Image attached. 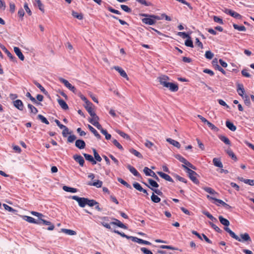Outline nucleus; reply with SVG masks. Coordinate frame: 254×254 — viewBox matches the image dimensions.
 I'll return each instance as SVG.
<instances>
[{
    "label": "nucleus",
    "mask_w": 254,
    "mask_h": 254,
    "mask_svg": "<svg viewBox=\"0 0 254 254\" xmlns=\"http://www.w3.org/2000/svg\"><path fill=\"white\" fill-rule=\"evenodd\" d=\"M203 213L207 216L210 219L212 220V222L217 221V219L214 218L211 214H210L208 212L204 211Z\"/></svg>",
    "instance_id": "680f3d73"
},
{
    "label": "nucleus",
    "mask_w": 254,
    "mask_h": 254,
    "mask_svg": "<svg viewBox=\"0 0 254 254\" xmlns=\"http://www.w3.org/2000/svg\"><path fill=\"white\" fill-rule=\"evenodd\" d=\"M103 183L100 180H97L94 183H89L88 185L95 186L97 188H101L102 186Z\"/></svg>",
    "instance_id": "f704fd0d"
},
{
    "label": "nucleus",
    "mask_w": 254,
    "mask_h": 254,
    "mask_svg": "<svg viewBox=\"0 0 254 254\" xmlns=\"http://www.w3.org/2000/svg\"><path fill=\"white\" fill-rule=\"evenodd\" d=\"M214 165L219 168H222V163L220 158H214L212 160Z\"/></svg>",
    "instance_id": "cd10ccee"
},
{
    "label": "nucleus",
    "mask_w": 254,
    "mask_h": 254,
    "mask_svg": "<svg viewBox=\"0 0 254 254\" xmlns=\"http://www.w3.org/2000/svg\"><path fill=\"white\" fill-rule=\"evenodd\" d=\"M116 132L118 133L124 138H126L128 140L130 139L129 136L128 134H126V133H125L124 132L118 129L116 130Z\"/></svg>",
    "instance_id": "c03bdc74"
},
{
    "label": "nucleus",
    "mask_w": 254,
    "mask_h": 254,
    "mask_svg": "<svg viewBox=\"0 0 254 254\" xmlns=\"http://www.w3.org/2000/svg\"><path fill=\"white\" fill-rule=\"evenodd\" d=\"M175 158L179 160L182 163H185L186 161L187 160L184 157L182 156L181 155L177 154L175 156Z\"/></svg>",
    "instance_id": "338daca9"
},
{
    "label": "nucleus",
    "mask_w": 254,
    "mask_h": 254,
    "mask_svg": "<svg viewBox=\"0 0 254 254\" xmlns=\"http://www.w3.org/2000/svg\"><path fill=\"white\" fill-rule=\"evenodd\" d=\"M0 47L2 50V51L7 55V56L9 57V58L10 59L11 61H16V58L14 57L9 51L7 50V49L5 48L4 46L0 45Z\"/></svg>",
    "instance_id": "9d476101"
},
{
    "label": "nucleus",
    "mask_w": 254,
    "mask_h": 254,
    "mask_svg": "<svg viewBox=\"0 0 254 254\" xmlns=\"http://www.w3.org/2000/svg\"><path fill=\"white\" fill-rule=\"evenodd\" d=\"M39 221L41 222V224L43 223L45 225H48L49 227L47 228L48 230L52 231L55 228V226L51 222L43 219L42 218H40Z\"/></svg>",
    "instance_id": "4468645a"
},
{
    "label": "nucleus",
    "mask_w": 254,
    "mask_h": 254,
    "mask_svg": "<svg viewBox=\"0 0 254 254\" xmlns=\"http://www.w3.org/2000/svg\"><path fill=\"white\" fill-rule=\"evenodd\" d=\"M140 250L144 254H153L152 252L150 250L146 248H141Z\"/></svg>",
    "instance_id": "774afa93"
},
{
    "label": "nucleus",
    "mask_w": 254,
    "mask_h": 254,
    "mask_svg": "<svg viewBox=\"0 0 254 254\" xmlns=\"http://www.w3.org/2000/svg\"><path fill=\"white\" fill-rule=\"evenodd\" d=\"M107 9L109 11H110V12H112V13H115V14H121V13L120 12V11L118 10H116V9H114L113 7H112L111 6H109L108 7H107Z\"/></svg>",
    "instance_id": "e2e57ef3"
},
{
    "label": "nucleus",
    "mask_w": 254,
    "mask_h": 254,
    "mask_svg": "<svg viewBox=\"0 0 254 254\" xmlns=\"http://www.w3.org/2000/svg\"><path fill=\"white\" fill-rule=\"evenodd\" d=\"M225 152L232 160L235 162L237 161L238 159L236 155L231 149L225 150Z\"/></svg>",
    "instance_id": "4be33fe9"
},
{
    "label": "nucleus",
    "mask_w": 254,
    "mask_h": 254,
    "mask_svg": "<svg viewBox=\"0 0 254 254\" xmlns=\"http://www.w3.org/2000/svg\"><path fill=\"white\" fill-rule=\"evenodd\" d=\"M91 117L92 118L89 119V122L90 123H91L93 125V123L94 122L96 123V122H98L99 121V118L98 116H97L96 115V114H95V116H91Z\"/></svg>",
    "instance_id": "603ef678"
},
{
    "label": "nucleus",
    "mask_w": 254,
    "mask_h": 254,
    "mask_svg": "<svg viewBox=\"0 0 254 254\" xmlns=\"http://www.w3.org/2000/svg\"><path fill=\"white\" fill-rule=\"evenodd\" d=\"M88 128L94 134V135L98 138L100 139L101 136L97 132V131L91 125H88Z\"/></svg>",
    "instance_id": "c756f323"
},
{
    "label": "nucleus",
    "mask_w": 254,
    "mask_h": 254,
    "mask_svg": "<svg viewBox=\"0 0 254 254\" xmlns=\"http://www.w3.org/2000/svg\"><path fill=\"white\" fill-rule=\"evenodd\" d=\"M185 45L188 47H191L192 48L193 47V43L192 40L190 39V38H188L186 41H185Z\"/></svg>",
    "instance_id": "69168bd1"
},
{
    "label": "nucleus",
    "mask_w": 254,
    "mask_h": 254,
    "mask_svg": "<svg viewBox=\"0 0 254 254\" xmlns=\"http://www.w3.org/2000/svg\"><path fill=\"white\" fill-rule=\"evenodd\" d=\"M101 133L105 136L106 139L109 140L111 138V135L108 133L106 129H102Z\"/></svg>",
    "instance_id": "052dcab7"
},
{
    "label": "nucleus",
    "mask_w": 254,
    "mask_h": 254,
    "mask_svg": "<svg viewBox=\"0 0 254 254\" xmlns=\"http://www.w3.org/2000/svg\"><path fill=\"white\" fill-rule=\"evenodd\" d=\"M213 54L210 51H207L205 54V57L206 59L211 60L213 57Z\"/></svg>",
    "instance_id": "4d7b16f0"
},
{
    "label": "nucleus",
    "mask_w": 254,
    "mask_h": 254,
    "mask_svg": "<svg viewBox=\"0 0 254 254\" xmlns=\"http://www.w3.org/2000/svg\"><path fill=\"white\" fill-rule=\"evenodd\" d=\"M34 84L40 89V90L45 94H47V91L45 90V89L37 81H34Z\"/></svg>",
    "instance_id": "58836bf2"
},
{
    "label": "nucleus",
    "mask_w": 254,
    "mask_h": 254,
    "mask_svg": "<svg viewBox=\"0 0 254 254\" xmlns=\"http://www.w3.org/2000/svg\"><path fill=\"white\" fill-rule=\"evenodd\" d=\"M93 105V104L91 103H88L87 104L85 105V108L89 114V115L91 116H95L96 113L93 111V109L92 108Z\"/></svg>",
    "instance_id": "ddd939ff"
},
{
    "label": "nucleus",
    "mask_w": 254,
    "mask_h": 254,
    "mask_svg": "<svg viewBox=\"0 0 254 254\" xmlns=\"http://www.w3.org/2000/svg\"><path fill=\"white\" fill-rule=\"evenodd\" d=\"M169 79V77L166 75H163L159 78V81L160 84L163 86L164 85V82H167V80Z\"/></svg>",
    "instance_id": "4c0bfd02"
},
{
    "label": "nucleus",
    "mask_w": 254,
    "mask_h": 254,
    "mask_svg": "<svg viewBox=\"0 0 254 254\" xmlns=\"http://www.w3.org/2000/svg\"><path fill=\"white\" fill-rule=\"evenodd\" d=\"M234 28L239 31H245L246 30V27L244 25H238L236 24H233Z\"/></svg>",
    "instance_id": "a19ab883"
},
{
    "label": "nucleus",
    "mask_w": 254,
    "mask_h": 254,
    "mask_svg": "<svg viewBox=\"0 0 254 254\" xmlns=\"http://www.w3.org/2000/svg\"><path fill=\"white\" fill-rule=\"evenodd\" d=\"M72 15L74 17H75L79 20H81L83 18V15L81 13H79L75 11H72Z\"/></svg>",
    "instance_id": "5fc2aeb1"
},
{
    "label": "nucleus",
    "mask_w": 254,
    "mask_h": 254,
    "mask_svg": "<svg viewBox=\"0 0 254 254\" xmlns=\"http://www.w3.org/2000/svg\"><path fill=\"white\" fill-rule=\"evenodd\" d=\"M13 105L17 109L22 111L24 108V105L21 100L19 99L13 101Z\"/></svg>",
    "instance_id": "2eb2a0df"
},
{
    "label": "nucleus",
    "mask_w": 254,
    "mask_h": 254,
    "mask_svg": "<svg viewBox=\"0 0 254 254\" xmlns=\"http://www.w3.org/2000/svg\"><path fill=\"white\" fill-rule=\"evenodd\" d=\"M58 102L63 109L65 110L68 109L67 104L63 99L61 98L58 99Z\"/></svg>",
    "instance_id": "393cba45"
},
{
    "label": "nucleus",
    "mask_w": 254,
    "mask_h": 254,
    "mask_svg": "<svg viewBox=\"0 0 254 254\" xmlns=\"http://www.w3.org/2000/svg\"><path fill=\"white\" fill-rule=\"evenodd\" d=\"M183 167L186 171V172L188 174L189 177L190 179L195 184L199 183L198 180L196 178V173L189 168L187 167L185 165H183Z\"/></svg>",
    "instance_id": "7ed1b4c3"
},
{
    "label": "nucleus",
    "mask_w": 254,
    "mask_h": 254,
    "mask_svg": "<svg viewBox=\"0 0 254 254\" xmlns=\"http://www.w3.org/2000/svg\"><path fill=\"white\" fill-rule=\"evenodd\" d=\"M226 126L231 131H235L236 129V127L233 123L229 121H226Z\"/></svg>",
    "instance_id": "2f4dec72"
},
{
    "label": "nucleus",
    "mask_w": 254,
    "mask_h": 254,
    "mask_svg": "<svg viewBox=\"0 0 254 254\" xmlns=\"http://www.w3.org/2000/svg\"><path fill=\"white\" fill-rule=\"evenodd\" d=\"M26 96L30 99V100L34 103L36 105H41L40 102L37 101L35 98H34L29 92H27Z\"/></svg>",
    "instance_id": "c9c22d12"
},
{
    "label": "nucleus",
    "mask_w": 254,
    "mask_h": 254,
    "mask_svg": "<svg viewBox=\"0 0 254 254\" xmlns=\"http://www.w3.org/2000/svg\"><path fill=\"white\" fill-rule=\"evenodd\" d=\"M28 108L30 109V112L31 113H33L34 114H36L38 111L37 110V109L34 106H33L32 105L30 104H28Z\"/></svg>",
    "instance_id": "37998d69"
},
{
    "label": "nucleus",
    "mask_w": 254,
    "mask_h": 254,
    "mask_svg": "<svg viewBox=\"0 0 254 254\" xmlns=\"http://www.w3.org/2000/svg\"><path fill=\"white\" fill-rule=\"evenodd\" d=\"M121 8L125 12L130 13L131 12V9L128 6L126 5L122 4L121 5Z\"/></svg>",
    "instance_id": "bf43d9fd"
},
{
    "label": "nucleus",
    "mask_w": 254,
    "mask_h": 254,
    "mask_svg": "<svg viewBox=\"0 0 254 254\" xmlns=\"http://www.w3.org/2000/svg\"><path fill=\"white\" fill-rule=\"evenodd\" d=\"M22 217L24 220L28 222L29 223L37 224L39 225L41 224V222L39 221V220H36L34 218H33L32 217L24 215L22 216Z\"/></svg>",
    "instance_id": "f8f14e48"
},
{
    "label": "nucleus",
    "mask_w": 254,
    "mask_h": 254,
    "mask_svg": "<svg viewBox=\"0 0 254 254\" xmlns=\"http://www.w3.org/2000/svg\"><path fill=\"white\" fill-rule=\"evenodd\" d=\"M132 241L136 242L140 244H144L147 245H150L151 244V243L149 241L144 240L135 237H133V238H132Z\"/></svg>",
    "instance_id": "dca6fc26"
},
{
    "label": "nucleus",
    "mask_w": 254,
    "mask_h": 254,
    "mask_svg": "<svg viewBox=\"0 0 254 254\" xmlns=\"http://www.w3.org/2000/svg\"><path fill=\"white\" fill-rule=\"evenodd\" d=\"M129 151L131 153H132L135 156L137 157L138 158H143V156L141 155V154L140 152H139L138 151H137V150H136L135 149H134L133 148H131L129 149Z\"/></svg>",
    "instance_id": "72a5a7b5"
},
{
    "label": "nucleus",
    "mask_w": 254,
    "mask_h": 254,
    "mask_svg": "<svg viewBox=\"0 0 254 254\" xmlns=\"http://www.w3.org/2000/svg\"><path fill=\"white\" fill-rule=\"evenodd\" d=\"M242 98L244 99L245 104L247 106H250L251 105V101L249 96L247 95H245L244 97H242Z\"/></svg>",
    "instance_id": "864d4df0"
},
{
    "label": "nucleus",
    "mask_w": 254,
    "mask_h": 254,
    "mask_svg": "<svg viewBox=\"0 0 254 254\" xmlns=\"http://www.w3.org/2000/svg\"><path fill=\"white\" fill-rule=\"evenodd\" d=\"M14 51L20 60L24 61V56L23 55V54L22 53L20 49L19 48L14 47Z\"/></svg>",
    "instance_id": "412c9836"
},
{
    "label": "nucleus",
    "mask_w": 254,
    "mask_h": 254,
    "mask_svg": "<svg viewBox=\"0 0 254 254\" xmlns=\"http://www.w3.org/2000/svg\"><path fill=\"white\" fill-rule=\"evenodd\" d=\"M72 198L78 203L79 206H85L86 205L88 206H93L94 205L99 206V203L94 199H89L87 198L80 197L76 195L72 196Z\"/></svg>",
    "instance_id": "f03ea898"
},
{
    "label": "nucleus",
    "mask_w": 254,
    "mask_h": 254,
    "mask_svg": "<svg viewBox=\"0 0 254 254\" xmlns=\"http://www.w3.org/2000/svg\"><path fill=\"white\" fill-rule=\"evenodd\" d=\"M113 143L120 150H123L124 148L120 143L115 139H112Z\"/></svg>",
    "instance_id": "09e8293b"
},
{
    "label": "nucleus",
    "mask_w": 254,
    "mask_h": 254,
    "mask_svg": "<svg viewBox=\"0 0 254 254\" xmlns=\"http://www.w3.org/2000/svg\"><path fill=\"white\" fill-rule=\"evenodd\" d=\"M38 119H39L40 120H41V121L43 123H45V124L46 125H49V122L47 120V119L44 117L43 116V115H38V117H37Z\"/></svg>",
    "instance_id": "49530a36"
},
{
    "label": "nucleus",
    "mask_w": 254,
    "mask_h": 254,
    "mask_svg": "<svg viewBox=\"0 0 254 254\" xmlns=\"http://www.w3.org/2000/svg\"><path fill=\"white\" fill-rule=\"evenodd\" d=\"M100 219V223L101 225H102L105 228L110 229L111 226H110V219L111 218L108 217H99Z\"/></svg>",
    "instance_id": "20e7f679"
},
{
    "label": "nucleus",
    "mask_w": 254,
    "mask_h": 254,
    "mask_svg": "<svg viewBox=\"0 0 254 254\" xmlns=\"http://www.w3.org/2000/svg\"><path fill=\"white\" fill-rule=\"evenodd\" d=\"M75 145L79 149H82L85 147L86 144L84 140L81 139H77L75 141Z\"/></svg>",
    "instance_id": "aec40b11"
},
{
    "label": "nucleus",
    "mask_w": 254,
    "mask_h": 254,
    "mask_svg": "<svg viewBox=\"0 0 254 254\" xmlns=\"http://www.w3.org/2000/svg\"><path fill=\"white\" fill-rule=\"evenodd\" d=\"M237 92L238 94L241 96L242 97L245 96L246 94H245V90L244 88V86L242 84H238L237 85Z\"/></svg>",
    "instance_id": "6ab92c4d"
},
{
    "label": "nucleus",
    "mask_w": 254,
    "mask_h": 254,
    "mask_svg": "<svg viewBox=\"0 0 254 254\" xmlns=\"http://www.w3.org/2000/svg\"><path fill=\"white\" fill-rule=\"evenodd\" d=\"M145 145L146 147L148 148H150L151 149L152 147H156L155 146H154V144L153 143H152V142L148 140H146V142L145 143Z\"/></svg>",
    "instance_id": "0e129e2a"
},
{
    "label": "nucleus",
    "mask_w": 254,
    "mask_h": 254,
    "mask_svg": "<svg viewBox=\"0 0 254 254\" xmlns=\"http://www.w3.org/2000/svg\"><path fill=\"white\" fill-rule=\"evenodd\" d=\"M218 195H214V194H212L211 196L207 195V197L209 198V200H214V203L216 205H218L217 202H218L220 204H222V200L221 199H218L216 198Z\"/></svg>",
    "instance_id": "b1692460"
},
{
    "label": "nucleus",
    "mask_w": 254,
    "mask_h": 254,
    "mask_svg": "<svg viewBox=\"0 0 254 254\" xmlns=\"http://www.w3.org/2000/svg\"><path fill=\"white\" fill-rule=\"evenodd\" d=\"M157 173L163 179L170 182L173 183L174 181L173 179L168 174H166L162 172H157Z\"/></svg>",
    "instance_id": "f3484780"
},
{
    "label": "nucleus",
    "mask_w": 254,
    "mask_h": 254,
    "mask_svg": "<svg viewBox=\"0 0 254 254\" xmlns=\"http://www.w3.org/2000/svg\"><path fill=\"white\" fill-rule=\"evenodd\" d=\"M151 198L152 201L155 203L159 202L160 201V198L156 195L154 194L153 193L151 196Z\"/></svg>",
    "instance_id": "13d9d810"
},
{
    "label": "nucleus",
    "mask_w": 254,
    "mask_h": 254,
    "mask_svg": "<svg viewBox=\"0 0 254 254\" xmlns=\"http://www.w3.org/2000/svg\"><path fill=\"white\" fill-rule=\"evenodd\" d=\"M83 155L84 156L85 159L90 162L92 165H95L97 163L96 161L94 159L92 155L86 153H83Z\"/></svg>",
    "instance_id": "5701e85b"
},
{
    "label": "nucleus",
    "mask_w": 254,
    "mask_h": 254,
    "mask_svg": "<svg viewBox=\"0 0 254 254\" xmlns=\"http://www.w3.org/2000/svg\"><path fill=\"white\" fill-rule=\"evenodd\" d=\"M148 181V183H149V185L151 187H154V188H158L159 187V185L154 180H153L151 179H149Z\"/></svg>",
    "instance_id": "8fccbe9b"
},
{
    "label": "nucleus",
    "mask_w": 254,
    "mask_h": 254,
    "mask_svg": "<svg viewBox=\"0 0 254 254\" xmlns=\"http://www.w3.org/2000/svg\"><path fill=\"white\" fill-rule=\"evenodd\" d=\"M212 64L216 69H217L219 71L222 72V67L218 64V60L216 58H215L213 60Z\"/></svg>",
    "instance_id": "473e14b6"
},
{
    "label": "nucleus",
    "mask_w": 254,
    "mask_h": 254,
    "mask_svg": "<svg viewBox=\"0 0 254 254\" xmlns=\"http://www.w3.org/2000/svg\"><path fill=\"white\" fill-rule=\"evenodd\" d=\"M183 165H185L190 169L191 168L193 170H196V168L187 160L186 161L185 163H184Z\"/></svg>",
    "instance_id": "6e6d98bb"
},
{
    "label": "nucleus",
    "mask_w": 254,
    "mask_h": 254,
    "mask_svg": "<svg viewBox=\"0 0 254 254\" xmlns=\"http://www.w3.org/2000/svg\"><path fill=\"white\" fill-rule=\"evenodd\" d=\"M118 181L119 182H120V183H121L122 184H123V185L126 186L127 188L131 189V186L129 184H128L127 182H126L123 179H122V178H118Z\"/></svg>",
    "instance_id": "de8ad7c7"
},
{
    "label": "nucleus",
    "mask_w": 254,
    "mask_h": 254,
    "mask_svg": "<svg viewBox=\"0 0 254 254\" xmlns=\"http://www.w3.org/2000/svg\"><path fill=\"white\" fill-rule=\"evenodd\" d=\"M61 232H62L68 235H70V236L75 235L76 234V233L75 231L72 230H70V229H64V228L62 229Z\"/></svg>",
    "instance_id": "7c9ffc66"
},
{
    "label": "nucleus",
    "mask_w": 254,
    "mask_h": 254,
    "mask_svg": "<svg viewBox=\"0 0 254 254\" xmlns=\"http://www.w3.org/2000/svg\"><path fill=\"white\" fill-rule=\"evenodd\" d=\"M63 190L67 192H70L74 193L77 191V189L73 188L68 187L67 186H64L63 188Z\"/></svg>",
    "instance_id": "ea45409f"
},
{
    "label": "nucleus",
    "mask_w": 254,
    "mask_h": 254,
    "mask_svg": "<svg viewBox=\"0 0 254 254\" xmlns=\"http://www.w3.org/2000/svg\"><path fill=\"white\" fill-rule=\"evenodd\" d=\"M59 80L61 83L64 84V86L66 87H67L68 89H69L74 93L76 92V89L75 88V87L72 86L67 80L61 77L59 78Z\"/></svg>",
    "instance_id": "39448f33"
},
{
    "label": "nucleus",
    "mask_w": 254,
    "mask_h": 254,
    "mask_svg": "<svg viewBox=\"0 0 254 254\" xmlns=\"http://www.w3.org/2000/svg\"><path fill=\"white\" fill-rule=\"evenodd\" d=\"M142 22L145 24L150 25L154 24L156 22L155 20L154 19H153V18L150 17L142 19Z\"/></svg>",
    "instance_id": "a878e982"
},
{
    "label": "nucleus",
    "mask_w": 254,
    "mask_h": 254,
    "mask_svg": "<svg viewBox=\"0 0 254 254\" xmlns=\"http://www.w3.org/2000/svg\"><path fill=\"white\" fill-rule=\"evenodd\" d=\"M114 232L120 235L121 236H122V237H124V238H126L127 239H130L132 240V238H133V236H128L127 235H126L124 233H123V232H120L118 230H115L114 231Z\"/></svg>",
    "instance_id": "e433bc0d"
},
{
    "label": "nucleus",
    "mask_w": 254,
    "mask_h": 254,
    "mask_svg": "<svg viewBox=\"0 0 254 254\" xmlns=\"http://www.w3.org/2000/svg\"><path fill=\"white\" fill-rule=\"evenodd\" d=\"M204 190H205V191L210 193L211 195L212 194H214V195H218V193L216 192L215 190L211 188L206 187L204 188Z\"/></svg>",
    "instance_id": "3c124183"
},
{
    "label": "nucleus",
    "mask_w": 254,
    "mask_h": 254,
    "mask_svg": "<svg viewBox=\"0 0 254 254\" xmlns=\"http://www.w3.org/2000/svg\"><path fill=\"white\" fill-rule=\"evenodd\" d=\"M163 86L167 87L172 92H176L178 90L179 87L177 84L171 82H164Z\"/></svg>",
    "instance_id": "423d86ee"
},
{
    "label": "nucleus",
    "mask_w": 254,
    "mask_h": 254,
    "mask_svg": "<svg viewBox=\"0 0 254 254\" xmlns=\"http://www.w3.org/2000/svg\"><path fill=\"white\" fill-rule=\"evenodd\" d=\"M229 224V221L227 219L223 218V226H224L223 229L228 233H229L232 238L240 242H252L251 237H250L248 233H245L244 234H241L240 235V237H239L237 235H236L234 232L231 230L229 228H228Z\"/></svg>",
    "instance_id": "f257e3e1"
},
{
    "label": "nucleus",
    "mask_w": 254,
    "mask_h": 254,
    "mask_svg": "<svg viewBox=\"0 0 254 254\" xmlns=\"http://www.w3.org/2000/svg\"><path fill=\"white\" fill-rule=\"evenodd\" d=\"M127 168L134 176L139 177L140 176V174L137 172L136 169L130 165H128Z\"/></svg>",
    "instance_id": "bb28decb"
},
{
    "label": "nucleus",
    "mask_w": 254,
    "mask_h": 254,
    "mask_svg": "<svg viewBox=\"0 0 254 254\" xmlns=\"http://www.w3.org/2000/svg\"><path fill=\"white\" fill-rule=\"evenodd\" d=\"M111 220H112V222H110L111 224L116 225L118 227L124 229H127V226L123 224L121 221H120L119 220L115 218H111Z\"/></svg>",
    "instance_id": "0eeeda50"
},
{
    "label": "nucleus",
    "mask_w": 254,
    "mask_h": 254,
    "mask_svg": "<svg viewBox=\"0 0 254 254\" xmlns=\"http://www.w3.org/2000/svg\"><path fill=\"white\" fill-rule=\"evenodd\" d=\"M113 68H114L116 70L118 71L120 73V75L122 77H123L126 79H128V76H127V74L126 73L125 71L123 68H122L121 67H120L118 66H115L113 67Z\"/></svg>",
    "instance_id": "a211bd4d"
},
{
    "label": "nucleus",
    "mask_w": 254,
    "mask_h": 254,
    "mask_svg": "<svg viewBox=\"0 0 254 254\" xmlns=\"http://www.w3.org/2000/svg\"><path fill=\"white\" fill-rule=\"evenodd\" d=\"M35 1L36 2L37 5L39 9L44 13L45 12L44 6L41 2V1L40 0H35Z\"/></svg>",
    "instance_id": "79ce46f5"
},
{
    "label": "nucleus",
    "mask_w": 254,
    "mask_h": 254,
    "mask_svg": "<svg viewBox=\"0 0 254 254\" xmlns=\"http://www.w3.org/2000/svg\"><path fill=\"white\" fill-rule=\"evenodd\" d=\"M93 152L94 153V159L98 162H101L102 160V158L100 157V156L99 155V154L97 153L96 150L94 148L93 149Z\"/></svg>",
    "instance_id": "a18cd8bd"
},
{
    "label": "nucleus",
    "mask_w": 254,
    "mask_h": 254,
    "mask_svg": "<svg viewBox=\"0 0 254 254\" xmlns=\"http://www.w3.org/2000/svg\"><path fill=\"white\" fill-rule=\"evenodd\" d=\"M166 140L167 142H168L169 143H170V144H171L172 145L178 148H180L181 147L180 143L176 140H175L170 138H167Z\"/></svg>",
    "instance_id": "c85d7f7f"
},
{
    "label": "nucleus",
    "mask_w": 254,
    "mask_h": 254,
    "mask_svg": "<svg viewBox=\"0 0 254 254\" xmlns=\"http://www.w3.org/2000/svg\"><path fill=\"white\" fill-rule=\"evenodd\" d=\"M143 172L147 176H151L153 177L155 180L159 181V179L158 176L156 175V174L152 171L151 169L148 168L147 167H145L143 169Z\"/></svg>",
    "instance_id": "6e6552de"
},
{
    "label": "nucleus",
    "mask_w": 254,
    "mask_h": 254,
    "mask_svg": "<svg viewBox=\"0 0 254 254\" xmlns=\"http://www.w3.org/2000/svg\"><path fill=\"white\" fill-rule=\"evenodd\" d=\"M73 158L77 163H79V165L83 167L84 164V160L83 158L80 155L75 154L73 156Z\"/></svg>",
    "instance_id": "9b49d317"
},
{
    "label": "nucleus",
    "mask_w": 254,
    "mask_h": 254,
    "mask_svg": "<svg viewBox=\"0 0 254 254\" xmlns=\"http://www.w3.org/2000/svg\"><path fill=\"white\" fill-rule=\"evenodd\" d=\"M223 11L226 14L231 15V16H232L236 19H241L242 17V16L240 14H239L237 12H236L231 9H225Z\"/></svg>",
    "instance_id": "1a4fd4ad"
}]
</instances>
